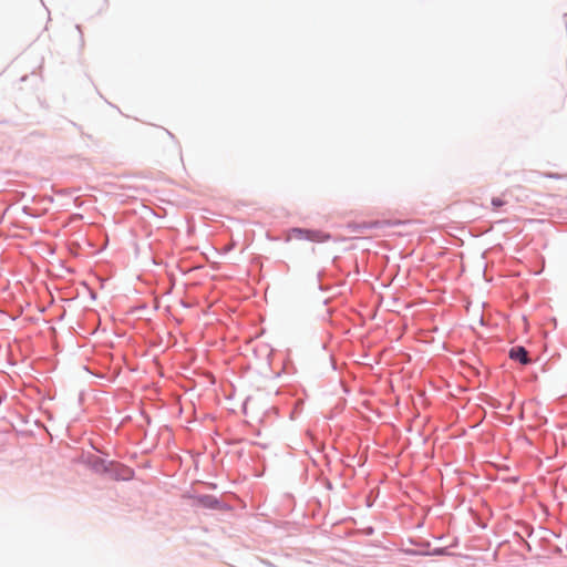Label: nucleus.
Wrapping results in <instances>:
<instances>
[{"mask_svg": "<svg viewBox=\"0 0 567 567\" xmlns=\"http://www.w3.org/2000/svg\"><path fill=\"white\" fill-rule=\"evenodd\" d=\"M509 358L515 361H518L523 364H527L530 362V360L528 358V352L526 351V349L524 347L512 348L509 351Z\"/></svg>", "mask_w": 567, "mask_h": 567, "instance_id": "f257e3e1", "label": "nucleus"}, {"mask_svg": "<svg viewBox=\"0 0 567 567\" xmlns=\"http://www.w3.org/2000/svg\"><path fill=\"white\" fill-rule=\"evenodd\" d=\"M296 233L298 234H305L306 237L312 241H326L329 239V235L322 233V231H318V230H301V229H296L295 230Z\"/></svg>", "mask_w": 567, "mask_h": 567, "instance_id": "f03ea898", "label": "nucleus"}, {"mask_svg": "<svg viewBox=\"0 0 567 567\" xmlns=\"http://www.w3.org/2000/svg\"><path fill=\"white\" fill-rule=\"evenodd\" d=\"M492 205L494 206V208H498V207L504 205V200H502L501 198L495 197V198L492 199Z\"/></svg>", "mask_w": 567, "mask_h": 567, "instance_id": "7ed1b4c3", "label": "nucleus"}]
</instances>
